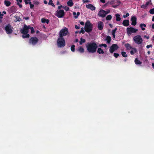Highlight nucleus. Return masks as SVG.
<instances>
[{
    "label": "nucleus",
    "mask_w": 154,
    "mask_h": 154,
    "mask_svg": "<svg viewBox=\"0 0 154 154\" xmlns=\"http://www.w3.org/2000/svg\"><path fill=\"white\" fill-rule=\"evenodd\" d=\"M29 29L31 30V33L34 32V30L33 27H30L29 26H27L26 25H24L23 29L20 30L21 32L23 34L22 36L23 38H25L29 37V35L27 34Z\"/></svg>",
    "instance_id": "f257e3e1"
},
{
    "label": "nucleus",
    "mask_w": 154,
    "mask_h": 154,
    "mask_svg": "<svg viewBox=\"0 0 154 154\" xmlns=\"http://www.w3.org/2000/svg\"><path fill=\"white\" fill-rule=\"evenodd\" d=\"M86 47L89 52L93 53L96 51L97 45L94 42H91L88 43L86 45Z\"/></svg>",
    "instance_id": "f03ea898"
},
{
    "label": "nucleus",
    "mask_w": 154,
    "mask_h": 154,
    "mask_svg": "<svg viewBox=\"0 0 154 154\" xmlns=\"http://www.w3.org/2000/svg\"><path fill=\"white\" fill-rule=\"evenodd\" d=\"M57 45L58 47L62 48L65 45V42L63 37L59 36L57 40Z\"/></svg>",
    "instance_id": "7ed1b4c3"
},
{
    "label": "nucleus",
    "mask_w": 154,
    "mask_h": 154,
    "mask_svg": "<svg viewBox=\"0 0 154 154\" xmlns=\"http://www.w3.org/2000/svg\"><path fill=\"white\" fill-rule=\"evenodd\" d=\"M93 28V25L89 20H87L85 23V30L87 32L91 31Z\"/></svg>",
    "instance_id": "20e7f679"
},
{
    "label": "nucleus",
    "mask_w": 154,
    "mask_h": 154,
    "mask_svg": "<svg viewBox=\"0 0 154 154\" xmlns=\"http://www.w3.org/2000/svg\"><path fill=\"white\" fill-rule=\"evenodd\" d=\"M133 39L135 43L137 45H140L143 43V39L141 36L139 35L134 36Z\"/></svg>",
    "instance_id": "39448f33"
},
{
    "label": "nucleus",
    "mask_w": 154,
    "mask_h": 154,
    "mask_svg": "<svg viewBox=\"0 0 154 154\" xmlns=\"http://www.w3.org/2000/svg\"><path fill=\"white\" fill-rule=\"evenodd\" d=\"M68 33V29L65 27L61 29L59 32V36L63 37L66 36Z\"/></svg>",
    "instance_id": "423d86ee"
},
{
    "label": "nucleus",
    "mask_w": 154,
    "mask_h": 154,
    "mask_svg": "<svg viewBox=\"0 0 154 154\" xmlns=\"http://www.w3.org/2000/svg\"><path fill=\"white\" fill-rule=\"evenodd\" d=\"M127 33L128 35H130L132 33L136 32L138 31V29L130 27L127 28Z\"/></svg>",
    "instance_id": "0eeeda50"
},
{
    "label": "nucleus",
    "mask_w": 154,
    "mask_h": 154,
    "mask_svg": "<svg viewBox=\"0 0 154 154\" xmlns=\"http://www.w3.org/2000/svg\"><path fill=\"white\" fill-rule=\"evenodd\" d=\"M64 15V12L63 10H58L56 12L55 15L59 18L62 17Z\"/></svg>",
    "instance_id": "6e6552de"
},
{
    "label": "nucleus",
    "mask_w": 154,
    "mask_h": 154,
    "mask_svg": "<svg viewBox=\"0 0 154 154\" xmlns=\"http://www.w3.org/2000/svg\"><path fill=\"white\" fill-rule=\"evenodd\" d=\"M5 29L8 34L11 33L13 31L12 28L9 24H8L6 26Z\"/></svg>",
    "instance_id": "1a4fd4ad"
},
{
    "label": "nucleus",
    "mask_w": 154,
    "mask_h": 154,
    "mask_svg": "<svg viewBox=\"0 0 154 154\" xmlns=\"http://www.w3.org/2000/svg\"><path fill=\"white\" fill-rule=\"evenodd\" d=\"M118 48V47L117 45L116 44H113L112 46H111L109 49V51L111 53H112L114 51L117 50Z\"/></svg>",
    "instance_id": "9d476101"
},
{
    "label": "nucleus",
    "mask_w": 154,
    "mask_h": 154,
    "mask_svg": "<svg viewBox=\"0 0 154 154\" xmlns=\"http://www.w3.org/2000/svg\"><path fill=\"white\" fill-rule=\"evenodd\" d=\"M38 40V39L36 38H31L29 40V43L30 44L35 45L37 43Z\"/></svg>",
    "instance_id": "9b49d317"
},
{
    "label": "nucleus",
    "mask_w": 154,
    "mask_h": 154,
    "mask_svg": "<svg viewBox=\"0 0 154 154\" xmlns=\"http://www.w3.org/2000/svg\"><path fill=\"white\" fill-rule=\"evenodd\" d=\"M106 15V11L103 10H101L98 13V15L99 16L104 17Z\"/></svg>",
    "instance_id": "f8f14e48"
},
{
    "label": "nucleus",
    "mask_w": 154,
    "mask_h": 154,
    "mask_svg": "<svg viewBox=\"0 0 154 154\" xmlns=\"http://www.w3.org/2000/svg\"><path fill=\"white\" fill-rule=\"evenodd\" d=\"M151 5V0H149L147 2H146L145 4L142 5L141 6V8H142L146 9V8L149 5Z\"/></svg>",
    "instance_id": "ddd939ff"
},
{
    "label": "nucleus",
    "mask_w": 154,
    "mask_h": 154,
    "mask_svg": "<svg viewBox=\"0 0 154 154\" xmlns=\"http://www.w3.org/2000/svg\"><path fill=\"white\" fill-rule=\"evenodd\" d=\"M137 18L135 16H132L131 18V24L132 25L135 26L136 23Z\"/></svg>",
    "instance_id": "4468645a"
},
{
    "label": "nucleus",
    "mask_w": 154,
    "mask_h": 154,
    "mask_svg": "<svg viewBox=\"0 0 154 154\" xmlns=\"http://www.w3.org/2000/svg\"><path fill=\"white\" fill-rule=\"evenodd\" d=\"M104 26L103 23L101 21H99L98 23V28L99 30H102Z\"/></svg>",
    "instance_id": "2eb2a0df"
},
{
    "label": "nucleus",
    "mask_w": 154,
    "mask_h": 154,
    "mask_svg": "<svg viewBox=\"0 0 154 154\" xmlns=\"http://www.w3.org/2000/svg\"><path fill=\"white\" fill-rule=\"evenodd\" d=\"M86 7L88 9H91L92 11L95 10V7L91 4H88L86 5Z\"/></svg>",
    "instance_id": "dca6fc26"
},
{
    "label": "nucleus",
    "mask_w": 154,
    "mask_h": 154,
    "mask_svg": "<svg viewBox=\"0 0 154 154\" xmlns=\"http://www.w3.org/2000/svg\"><path fill=\"white\" fill-rule=\"evenodd\" d=\"M125 48L127 50H131L133 47L129 43H126L125 45Z\"/></svg>",
    "instance_id": "f3484780"
},
{
    "label": "nucleus",
    "mask_w": 154,
    "mask_h": 154,
    "mask_svg": "<svg viewBox=\"0 0 154 154\" xmlns=\"http://www.w3.org/2000/svg\"><path fill=\"white\" fill-rule=\"evenodd\" d=\"M131 50V51H130V53L131 55H133L137 51L136 48H132Z\"/></svg>",
    "instance_id": "a211bd4d"
},
{
    "label": "nucleus",
    "mask_w": 154,
    "mask_h": 154,
    "mask_svg": "<svg viewBox=\"0 0 154 154\" xmlns=\"http://www.w3.org/2000/svg\"><path fill=\"white\" fill-rule=\"evenodd\" d=\"M122 24L124 26H128L129 24V21L128 20H125L123 21Z\"/></svg>",
    "instance_id": "6ab92c4d"
},
{
    "label": "nucleus",
    "mask_w": 154,
    "mask_h": 154,
    "mask_svg": "<svg viewBox=\"0 0 154 154\" xmlns=\"http://www.w3.org/2000/svg\"><path fill=\"white\" fill-rule=\"evenodd\" d=\"M115 16L116 18V20L117 21H120L121 20V18L120 17V14H115Z\"/></svg>",
    "instance_id": "aec40b11"
},
{
    "label": "nucleus",
    "mask_w": 154,
    "mask_h": 154,
    "mask_svg": "<svg viewBox=\"0 0 154 154\" xmlns=\"http://www.w3.org/2000/svg\"><path fill=\"white\" fill-rule=\"evenodd\" d=\"M4 2V4H5V5L7 7L11 5V3L10 1H9L7 0H5Z\"/></svg>",
    "instance_id": "412c9836"
},
{
    "label": "nucleus",
    "mask_w": 154,
    "mask_h": 154,
    "mask_svg": "<svg viewBox=\"0 0 154 154\" xmlns=\"http://www.w3.org/2000/svg\"><path fill=\"white\" fill-rule=\"evenodd\" d=\"M120 1H117L115 2V5H113L112 7L115 8H116L117 6L120 5Z\"/></svg>",
    "instance_id": "4be33fe9"
},
{
    "label": "nucleus",
    "mask_w": 154,
    "mask_h": 154,
    "mask_svg": "<svg viewBox=\"0 0 154 154\" xmlns=\"http://www.w3.org/2000/svg\"><path fill=\"white\" fill-rule=\"evenodd\" d=\"M146 25L144 24H141L140 25V27L141 28L142 30L143 31L145 29V27H146Z\"/></svg>",
    "instance_id": "5701e85b"
},
{
    "label": "nucleus",
    "mask_w": 154,
    "mask_h": 154,
    "mask_svg": "<svg viewBox=\"0 0 154 154\" xmlns=\"http://www.w3.org/2000/svg\"><path fill=\"white\" fill-rule=\"evenodd\" d=\"M68 5L70 7L72 6L73 5V3L72 0H69L67 2Z\"/></svg>",
    "instance_id": "b1692460"
},
{
    "label": "nucleus",
    "mask_w": 154,
    "mask_h": 154,
    "mask_svg": "<svg viewBox=\"0 0 154 154\" xmlns=\"http://www.w3.org/2000/svg\"><path fill=\"white\" fill-rule=\"evenodd\" d=\"M41 22L42 23H46L47 24H48L49 22V21L48 19H46L45 18H43L41 19Z\"/></svg>",
    "instance_id": "393cba45"
},
{
    "label": "nucleus",
    "mask_w": 154,
    "mask_h": 154,
    "mask_svg": "<svg viewBox=\"0 0 154 154\" xmlns=\"http://www.w3.org/2000/svg\"><path fill=\"white\" fill-rule=\"evenodd\" d=\"M97 52L99 54H103L104 53L103 50L100 48H98Z\"/></svg>",
    "instance_id": "a878e982"
},
{
    "label": "nucleus",
    "mask_w": 154,
    "mask_h": 154,
    "mask_svg": "<svg viewBox=\"0 0 154 154\" xmlns=\"http://www.w3.org/2000/svg\"><path fill=\"white\" fill-rule=\"evenodd\" d=\"M117 30V28H116L113 30L112 31V35L113 36L114 38H115V33L116 32Z\"/></svg>",
    "instance_id": "bb28decb"
},
{
    "label": "nucleus",
    "mask_w": 154,
    "mask_h": 154,
    "mask_svg": "<svg viewBox=\"0 0 154 154\" xmlns=\"http://www.w3.org/2000/svg\"><path fill=\"white\" fill-rule=\"evenodd\" d=\"M135 63L136 64H140L142 63L137 59H136L134 61Z\"/></svg>",
    "instance_id": "cd10ccee"
},
{
    "label": "nucleus",
    "mask_w": 154,
    "mask_h": 154,
    "mask_svg": "<svg viewBox=\"0 0 154 154\" xmlns=\"http://www.w3.org/2000/svg\"><path fill=\"white\" fill-rule=\"evenodd\" d=\"M85 39H83L82 38H80V41L79 42L80 44V45H82L83 43H85Z\"/></svg>",
    "instance_id": "c85d7f7f"
},
{
    "label": "nucleus",
    "mask_w": 154,
    "mask_h": 154,
    "mask_svg": "<svg viewBox=\"0 0 154 154\" xmlns=\"http://www.w3.org/2000/svg\"><path fill=\"white\" fill-rule=\"evenodd\" d=\"M78 50L81 53H83L84 51V49L81 47H79L78 49Z\"/></svg>",
    "instance_id": "c756f323"
},
{
    "label": "nucleus",
    "mask_w": 154,
    "mask_h": 154,
    "mask_svg": "<svg viewBox=\"0 0 154 154\" xmlns=\"http://www.w3.org/2000/svg\"><path fill=\"white\" fill-rule=\"evenodd\" d=\"M121 54L122 56L124 57H126L128 56L126 53L125 52L122 51L121 52Z\"/></svg>",
    "instance_id": "7c9ffc66"
},
{
    "label": "nucleus",
    "mask_w": 154,
    "mask_h": 154,
    "mask_svg": "<svg viewBox=\"0 0 154 154\" xmlns=\"http://www.w3.org/2000/svg\"><path fill=\"white\" fill-rule=\"evenodd\" d=\"M48 4L50 5H51L53 6V7H55V5H54V4L53 3V1L52 0H49V1L48 2Z\"/></svg>",
    "instance_id": "2f4dec72"
},
{
    "label": "nucleus",
    "mask_w": 154,
    "mask_h": 154,
    "mask_svg": "<svg viewBox=\"0 0 154 154\" xmlns=\"http://www.w3.org/2000/svg\"><path fill=\"white\" fill-rule=\"evenodd\" d=\"M33 3L35 5H38L39 4V2L37 0H34Z\"/></svg>",
    "instance_id": "473e14b6"
},
{
    "label": "nucleus",
    "mask_w": 154,
    "mask_h": 154,
    "mask_svg": "<svg viewBox=\"0 0 154 154\" xmlns=\"http://www.w3.org/2000/svg\"><path fill=\"white\" fill-rule=\"evenodd\" d=\"M112 18V16L110 15H109L106 17V19L107 20H110Z\"/></svg>",
    "instance_id": "72a5a7b5"
},
{
    "label": "nucleus",
    "mask_w": 154,
    "mask_h": 154,
    "mask_svg": "<svg viewBox=\"0 0 154 154\" xmlns=\"http://www.w3.org/2000/svg\"><path fill=\"white\" fill-rule=\"evenodd\" d=\"M106 40H107V43H109L111 40V37L110 36H107L106 37Z\"/></svg>",
    "instance_id": "f704fd0d"
},
{
    "label": "nucleus",
    "mask_w": 154,
    "mask_h": 154,
    "mask_svg": "<svg viewBox=\"0 0 154 154\" xmlns=\"http://www.w3.org/2000/svg\"><path fill=\"white\" fill-rule=\"evenodd\" d=\"M149 13L151 14H154V8H152L149 11Z\"/></svg>",
    "instance_id": "c9c22d12"
},
{
    "label": "nucleus",
    "mask_w": 154,
    "mask_h": 154,
    "mask_svg": "<svg viewBox=\"0 0 154 154\" xmlns=\"http://www.w3.org/2000/svg\"><path fill=\"white\" fill-rule=\"evenodd\" d=\"M75 46L74 45H73L71 48V50L72 52H74L75 51Z\"/></svg>",
    "instance_id": "e433bc0d"
},
{
    "label": "nucleus",
    "mask_w": 154,
    "mask_h": 154,
    "mask_svg": "<svg viewBox=\"0 0 154 154\" xmlns=\"http://www.w3.org/2000/svg\"><path fill=\"white\" fill-rule=\"evenodd\" d=\"M85 33V31H84V28L82 27L81 28V30L79 32V33Z\"/></svg>",
    "instance_id": "4c0bfd02"
},
{
    "label": "nucleus",
    "mask_w": 154,
    "mask_h": 154,
    "mask_svg": "<svg viewBox=\"0 0 154 154\" xmlns=\"http://www.w3.org/2000/svg\"><path fill=\"white\" fill-rule=\"evenodd\" d=\"M115 1L114 0H112L111 1L109 2V3L110 4L112 5V6H113V5H115L114 4L115 3Z\"/></svg>",
    "instance_id": "58836bf2"
},
{
    "label": "nucleus",
    "mask_w": 154,
    "mask_h": 154,
    "mask_svg": "<svg viewBox=\"0 0 154 154\" xmlns=\"http://www.w3.org/2000/svg\"><path fill=\"white\" fill-rule=\"evenodd\" d=\"M114 56L115 57L117 58L119 56V54L118 53H114Z\"/></svg>",
    "instance_id": "ea45409f"
},
{
    "label": "nucleus",
    "mask_w": 154,
    "mask_h": 154,
    "mask_svg": "<svg viewBox=\"0 0 154 154\" xmlns=\"http://www.w3.org/2000/svg\"><path fill=\"white\" fill-rule=\"evenodd\" d=\"M63 8H64V9L66 11L69 10V8L67 7V6H65L64 7H63Z\"/></svg>",
    "instance_id": "a19ab883"
},
{
    "label": "nucleus",
    "mask_w": 154,
    "mask_h": 154,
    "mask_svg": "<svg viewBox=\"0 0 154 154\" xmlns=\"http://www.w3.org/2000/svg\"><path fill=\"white\" fill-rule=\"evenodd\" d=\"M129 14L128 13H127L126 15H123V17L126 18V17L129 16Z\"/></svg>",
    "instance_id": "79ce46f5"
},
{
    "label": "nucleus",
    "mask_w": 154,
    "mask_h": 154,
    "mask_svg": "<svg viewBox=\"0 0 154 154\" xmlns=\"http://www.w3.org/2000/svg\"><path fill=\"white\" fill-rule=\"evenodd\" d=\"M103 46L105 48H106L107 47V45L106 44H102L100 45V46L101 47Z\"/></svg>",
    "instance_id": "37998d69"
},
{
    "label": "nucleus",
    "mask_w": 154,
    "mask_h": 154,
    "mask_svg": "<svg viewBox=\"0 0 154 154\" xmlns=\"http://www.w3.org/2000/svg\"><path fill=\"white\" fill-rule=\"evenodd\" d=\"M143 37L144 38H146L147 39H149V35L147 36L145 35Z\"/></svg>",
    "instance_id": "c03bdc74"
},
{
    "label": "nucleus",
    "mask_w": 154,
    "mask_h": 154,
    "mask_svg": "<svg viewBox=\"0 0 154 154\" xmlns=\"http://www.w3.org/2000/svg\"><path fill=\"white\" fill-rule=\"evenodd\" d=\"M80 14V13L79 12H78L77 13V15L76 16H75V18H78V16Z\"/></svg>",
    "instance_id": "a18cd8bd"
},
{
    "label": "nucleus",
    "mask_w": 154,
    "mask_h": 154,
    "mask_svg": "<svg viewBox=\"0 0 154 154\" xmlns=\"http://www.w3.org/2000/svg\"><path fill=\"white\" fill-rule=\"evenodd\" d=\"M16 1L17 2V4L20 3L22 1V0H16Z\"/></svg>",
    "instance_id": "49530a36"
},
{
    "label": "nucleus",
    "mask_w": 154,
    "mask_h": 154,
    "mask_svg": "<svg viewBox=\"0 0 154 154\" xmlns=\"http://www.w3.org/2000/svg\"><path fill=\"white\" fill-rule=\"evenodd\" d=\"M152 45H147L146 47L147 49L149 48L150 47H151Z\"/></svg>",
    "instance_id": "de8ad7c7"
},
{
    "label": "nucleus",
    "mask_w": 154,
    "mask_h": 154,
    "mask_svg": "<svg viewBox=\"0 0 154 154\" xmlns=\"http://www.w3.org/2000/svg\"><path fill=\"white\" fill-rule=\"evenodd\" d=\"M17 4L18 5V6H19V7L20 8H21L22 7V5H21L20 3H17Z\"/></svg>",
    "instance_id": "09e8293b"
},
{
    "label": "nucleus",
    "mask_w": 154,
    "mask_h": 154,
    "mask_svg": "<svg viewBox=\"0 0 154 154\" xmlns=\"http://www.w3.org/2000/svg\"><path fill=\"white\" fill-rule=\"evenodd\" d=\"M75 27L76 29H79L80 28L79 25V26L75 25Z\"/></svg>",
    "instance_id": "8fccbe9b"
},
{
    "label": "nucleus",
    "mask_w": 154,
    "mask_h": 154,
    "mask_svg": "<svg viewBox=\"0 0 154 154\" xmlns=\"http://www.w3.org/2000/svg\"><path fill=\"white\" fill-rule=\"evenodd\" d=\"M34 5L33 4H32L30 5V8L31 9H32L34 7Z\"/></svg>",
    "instance_id": "3c124183"
},
{
    "label": "nucleus",
    "mask_w": 154,
    "mask_h": 154,
    "mask_svg": "<svg viewBox=\"0 0 154 154\" xmlns=\"http://www.w3.org/2000/svg\"><path fill=\"white\" fill-rule=\"evenodd\" d=\"M83 2L84 3H87L89 2V1L88 0H82Z\"/></svg>",
    "instance_id": "603ef678"
},
{
    "label": "nucleus",
    "mask_w": 154,
    "mask_h": 154,
    "mask_svg": "<svg viewBox=\"0 0 154 154\" xmlns=\"http://www.w3.org/2000/svg\"><path fill=\"white\" fill-rule=\"evenodd\" d=\"M24 1L25 3L26 4H28V3H27V2H29V1H28V0H24Z\"/></svg>",
    "instance_id": "864d4df0"
},
{
    "label": "nucleus",
    "mask_w": 154,
    "mask_h": 154,
    "mask_svg": "<svg viewBox=\"0 0 154 154\" xmlns=\"http://www.w3.org/2000/svg\"><path fill=\"white\" fill-rule=\"evenodd\" d=\"M106 15L108 14H109L110 13V11L109 10H107V11H106Z\"/></svg>",
    "instance_id": "5fc2aeb1"
},
{
    "label": "nucleus",
    "mask_w": 154,
    "mask_h": 154,
    "mask_svg": "<svg viewBox=\"0 0 154 154\" xmlns=\"http://www.w3.org/2000/svg\"><path fill=\"white\" fill-rule=\"evenodd\" d=\"M3 14L1 13V12H0V18H2L3 17Z\"/></svg>",
    "instance_id": "6e6d98bb"
},
{
    "label": "nucleus",
    "mask_w": 154,
    "mask_h": 154,
    "mask_svg": "<svg viewBox=\"0 0 154 154\" xmlns=\"http://www.w3.org/2000/svg\"><path fill=\"white\" fill-rule=\"evenodd\" d=\"M28 1H29V2H27V3H28V4H29L30 5L32 4V2H31L30 0H28Z\"/></svg>",
    "instance_id": "4d7b16f0"
},
{
    "label": "nucleus",
    "mask_w": 154,
    "mask_h": 154,
    "mask_svg": "<svg viewBox=\"0 0 154 154\" xmlns=\"http://www.w3.org/2000/svg\"><path fill=\"white\" fill-rule=\"evenodd\" d=\"M80 24L82 25H83L84 24V23L83 22L81 21L80 22Z\"/></svg>",
    "instance_id": "13d9d810"
},
{
    "label": "nucleus",
    "mask_w": 154,
    "mask_h": 154,
    "mask_svg": "<svg viewBox=\"0 0 154 154\" xmlns=\"http://www.w3.org/2000/svg\"><path fill=\"white\" fill-rule=\"evenodd\" d=\"M100 2L103 3L105 2V0H100Z\"/></svg>",
    "instance_id": "bf43d9fd"
},
{
    "label": "nucleus",
    "mask_w": 154,
    "mask_h": 154,
    "mask_svg": "<svg viewBox=\"0 0 154 154\" xmlns=\"http://www.w3.org/2000/svg\"><path fill=\"white\" fill-rule=\"evenodd\" d=\"M73 14L74 16V17H75V16H76V13L75 12H74L73 13Z\"/></svg>",
    "instance_id": "052dcab7"
},
{
    "label": "nucleus",
    "mask_w": 154,
    "mask_h": 154,
    "mask_svg": "<svg viewBox=\"0 0 154 154\" xmlns=\"http://www.w3.org/2000/svg\"><path fill=\"white\" fill-rule=\"evenodd\" d=\"M44 4H47L48 3L45 0H44Z\"/></svg>",
    "instance_id": "680f3d73"
},
{
    "label": "nucleus",
    "mask_w": 154,
    "mask_h": 154,
    "mask_svg": "<svg viewBox=\"0 0 154 154\" xmlns=\"http://www.w3.org/2000/svg\"><path fill=\"white\" fill-rule=\"evenodd\" d=\"M62 7V6L61 5H60V6H58V8L59 9H60Z\"/></svg>",
    "instance_id": "e2e57ef3"
},
{
    "label": "nucleus",
    "mask_w": 154,
    "mask_h": 154,
    "mask_svg": "<svg viewBox=\"0 0 154 154\" xmlns=\"http://www.w3.org/2000/svg\"><path fill=\"white\" fill-rule=\"evenodd\" d=\"M57 5H60V2L59 1H57Z\"/></svg>",
    "instance_id": "0e129e2a"
},
{
    "label": "nucleus",
    "mask_w": 154,
    "mask_h": 154,
    "mask_svg": "<svg viewBox=\"0 0 154 154\" xmlns=\"http://www.w3.org/2000/svg\"><path fill=\"white\" fill-rule=\"evenodd\" d=\"M152 66L153 68L154 69V63H152Z\"/></svg>",
    "instance_id": "69168bd1"
},
{
    "label": "nucleus",
    "mask_w": 154,
    "mask_h": 154,
    "mask_svg": "<svg viewBox=\"0 0 154 154\" xmlns=\"http://www.w3.org/2000/svg\"><path fill=\"white\" fill-rule=\"evenodd\" d=\"M152 28L153 29H154V23L152 24Z\"/></svg>",
    "instance_id": "338daca9"
},
{
    "label": "nucleus",
    "mask_w": 154,
    "mask_h": 154,
    "mask_svg": "<svg viewBox=\"0 0 154 154\" xmlns=\"http://www.w3.org/2000/svg\"><path fill=\"white\" fill-rule=\"evenodd\" d=\"M152 21H154V16L152 17Z\"/></svg>",
    "instance_id": "774afa93"
}]
</instances>
